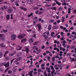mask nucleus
Wrapping results in <instances>:
<instances>
[{
    "label": "nucleus",
    "mask_w": 76,
    "mask_h": 76,
    "mask_svg": "<svg viewBox=\"0 0 76 76\" xmlns=\"http://www.w3.org/2000/svg\"><path fill=\"white\" fill-rule=\"evenodd\" d=\"M36 27H38V29H39L38 31L39 32V31H40V30H41V24L39 23L37 24L36 26Z\"/></svg>",
    "instance_id": "7ed1b4c3"
},
{
    "label": "nucleus",
    "mask_w": 76,
    "mask_h": 76,
    "mask_svg": "<svg viewBox=\"0 0 76 76\" xmlns=\"http://www.w3.org/2000/svg\"><path fill=\"white\" fill-rule=\"evenodd\" d=\"M73 13H76V10H74L73 11Z\"/></svg>",
    "instance_id": "6e6d98bb"
},
{
    "label": "nucleus",
    "mask_w": 76,
    "mask_h": 76,
    "mask_svg": "<svg viewBox=\"0 0 76 76\" xmlns=\"http://www.w3.org/2000/svg\"><path fill=\"white\" fill-rule=\"evenodd\" d=\"M46 45H49V42H47L46 43Z\"/></svg>",
    "instance_id": "0e129e2a"
},
{
    "label": "nucleus",
    "mask_w": 76,
    "mask_h": 76,
    "mask_svg": "<svg viewBox=\"0 0 76 76\" xmlns=\"http://www.w3.org/2000/svg\"><path fill=\"white\" fill-rule=\"evenodd\" d=\"M38 41H36L33 44L34 45H37L38 44Z\"/></svg>",
    "instance_id": "4be33fe9"
},
{
    "label": "nucleus",
    "mask_w": 76,
    "mask_h": 76,
    "mask_svg": "<svg viewBox=\"0 0 76 76\" xmlns=\"http://www.w3.org/2000/svg\"><path fill=\"white\" fill-rule=\"evenodd\" d=\"M34 72V71L33 70H32L31 71H30L29 72V73H32Z\"/></svg>",
    "instance_id": "37998d69"
},
{
    "label": "nucleus",
    "mask_w": 76,
    "mask_h": 76,
    "mask_svg": "<svg viewBox=\"0 0 76 76\" xmlns=\"http://www.w3.org/2000/svg\"><path fill=\"white\" fill-rule=\"evenodd\" d=\"M60 39L61 41H63V40H64V37H62Z\"/></svg>",
    "instance_id": "7c9ffc66"
},
{
    "label": "nucleus",
    "mask_w": 76,
    "mask_h": 76,
    "mask_svg": "<svg viewBox=\"0 0 76 76\" xmlns=\"http://www.w3.org/2000/svg\"><path fill=\"white\" fill-rule=\"evenodd\" d=\"M48 30H51V25H50L49 26H48Z\"/></svg>",
    "instance_id": "412c9836"
},
{
    "label": "nucleus",
    "mask_w": 76,
    "mask_h": 76,
    "mask_svg": "<svg viewBox=\"0 0 76 76\" xmlns=\"http://www.w3.org/2000/svg\"><path fill=\"white\" fill-rule=\"evenodd\" d=\"M70 54H72V53H67L66 56H70Z\"/></svg>",
    "instance_id": "e433bc0d"
},
{
    "label": "nucleus",
    "mask_w": 76,
    "mask_h": 76,
    "mask_svg": "<svg viewBox=\"0 0 76 76\" xmlns=\"http://www.w3.org/2000/svg\"><path fill=\"white\" fill-rule=\"evenodd\" d=\"M17 70V68H16V69H14L13 71V72H14V73H15V72H16V70Z\"/></svg>",
    "instance_id": "603ef678"
},
{
    "label": "nucleus",
    "mask_w": 76,
    "mask_h": 76,
    "mask_svg": "<svg viewBox=\"0 0 76 76\" xmlns=\"http://www.w3.org/2000/svg\"><path fill=\"white\" fill-rule=\"evenodd\" d=\"M4 45V43H2L0 44V46H2V45Z\"/></svg>",
    "instance_id": "052dcab7"
},
{
    "label": "nucleus",
    "mask_w": 76,
    "mask_h": 76,
    "mask_svg": "<svg viewBox=\"0 0 76 76\" xmlns=\"http://www.w3.org/2000/svg\"><path fill=\"white\" fill-rule=\"evenodd\" d=\"M2 1H3V0H1L0 1V4H3V2H2L1 3V2H2Z\"/></svg>",
    "instance_id": "ea45409f"
},
{
    "label": "nucleus",
    "mask_w": 76,
    "mask_h": 76,
    "mask_svg": "<svg viewBox=\"0 0 76 76\" xmlns=\"http://www.w3.org/2000/svg\"><path fill=\"white\" fill-rule=\"evenodd\" d=\"M57 38H60V35H58L57 37Z\"/></svg>",
    "instance_id": "680f3d73"
},
{
    "label": "nucleus",
    "mask_w": 76,
    "mask_h": 76,
    "mask_svg": "<svg viewBox=\"0 0 76 76\" xmlns=\"http://www.w3.org/2000/svg\"><path fill=\"white\" fill-rule=\"evenodd\" d=\"M6 19L7 20H9L10 19V15H6Z\"/></svg>",
    "instance_id": "423d86ee"
},
{
    "label": "nucleus",
    "mask_w": 76,
    "mask_h": 76,
    "mask_svg": "<svg viewBox=\"0 0 76 76\" xmlns=\"http://www.w3.org/2000/svg\"><path fill=\"white\" fill-rule=\"evenodd\" d=\"M27 32H31V31H32V30L31 29L27 30H26Z\"/></svg>",
    "instance_id": "72a5a7b5"
},
{
    "label": "nucleus",
    "mask_w": 76,
    "mask_h": 76,
    "mask_svg": "<svg viewBox=\"0 0 76 76\" xmlns=\"http://www.w3.org/2000/svg\"><path fill=\"white\" fill-rule=\"evenodd\" d=\"M10 65V64L9 62H7L6 64L5 65V67H9V66Z\"/></svg>",
    "instance_id": "9d476101"
},
{
    "label": "nucleus",
    "mask_w": 76,
    "mask_h": 76,
    "mask_svg": "<svg viewBox=\"0 0 76 76\" xmlns=\"http://www.w3.org/2000/svg\"><path fill=\"white\" fill-rule=\"evenodd\" d=\"M19 61V60L17 59L15 60L14 61V63H18V61Z\"/></svg>",
    "instance_id": "c85d7f7f"
},
{
    "label": "nucleus",
    "mask_w": 76,
    "mask_h": 76,
    "mask_svg": "<svg viewBox=\"0 0 76 76\" xmlns=\"http://www.w3.org/2000/svg\"><path fill=\"white\" fill-rule=\"evenodd\" d=\"M37 72H34V73H33V74L34 75H37Z\"/></svg>",
    "instance_id": "a19ab883"
},
{
    "label": "nucleus",
    "mask_w": 76,
    "mask_h": 76,
    "mask_svg": "<svg viewBox=\"0 0 76 76\" xmlns=\"http://www.w3.org/2000/svg\"><path fill=\"white\" fill-rule=\"evenodd\" d=\"M21 49H22V47H20V46H18L16 48L17 50H20Z\"/></svg>",
    "instance_id": "1a4fd4ad"
},
{
    "label": "nucleus",
    "mask_w": 76,
    "mask_h": 76,
    "mask_svg": "<svg viewBox=\"0 0 76 76\" xmlns=\"http://www.w3.org/2000/svg\"><path fill=\"white\" fill-rule=\"evenodd\" d=\"M62 9H63V8L62 7H60L59 8V10H60V11H61Z\"/></svg>",
    "instance_id": "c9c22d12"
},
{
    "label": "nucleus",
    "mask_w": 76,
    "mask_h": 76,
    "mask_svg": "<svg viewBox=\"0 0 76 76\" xmlns=\"http://www.w3.org/2000/svg\"><path fill=\"white\" fill-rule=\"evenodd\" d=\"M15 60V58L13 59H12V60H11L10 61V65H11L12 64V63L13 62V61H14Z\"/></svg>",
    "instance_id": "bb28decb"
},
{
    "label": "nucleus",
    "mask_w": 76,
    "mask_h": 76,
    "mask_svg": "<svg viewBox=\"0 0 76 76\" xmlns=\"http://www.w3.org/2000/svg\"><path fill=\"white\" fill-rule=\"evenodd\" d=\"M39 12V10H37V11H35V13L36 15H37L38 13Z\"/></svg>",
    "instance_id": "a878e982"
},
{
    "label": "nucleus",
    "mask_w": 76,
    "mask_h": 76,
    "mask_svg": "<svg viewBox=\"0 0 76 76\" xmlns=\"http://www.w3.org/2000/svg\"><path fill=\"white\" fill-rule=\"evenodd\" d=\"M9 53V51H6L5 52V53L6 54H8Z\"/></svg>",
    "instance_id": "09e8293b"
},
{
    "label": "nucleus",
    "mask_w": 76,
    "mask_h": 76,
    "mask_svg": "<svg viewBox=\"0 0 76 76\" xmlns=\"http://www.w3.org/2000/svg\"><path fill=\"white\" fill-rule=\"evenodd\" d=\"M61 21H62V22H64V21H65V20H64V19H62Z\"/></svg>",
    "instance_id": "4d7b16f0"
},
{
    "label": "nucleus",
    "mask_w": 76,
    "mask_h": 76,
    "mask_svg": "<svg viewBox=\"0 0 76 76\" xmlns=\"http://www.w3.org/2000/svg\"><path fill=\"white\" fill-rule=\"evenodd\" d=\"M32 37L34 38H36V34H33V35L32 36Z\"/></svg>",
    "instance_id": "2f4dec72"
},
{
    "label": "nucleus",
    "mask_w": 76,
    "mask_h": 76,
    "mask_svg": "<svg viewBox=\"0 0 76 76\" xmlns=\"http://www.w3.org/2000/svg\"><path fill=\"white\" fill-rule=\"evenodd\" d=\"M29 42L30 43H32V42H34V39H30L29 40Z\"/></svg>",
    "instance_id": "dca6fc26"
},
{
    "label": "nucleus",
    "mask_w": 76,
    "mask_h": 76,
    "mask_svg": "<svg viewBox=\"0 0 76 76\" xmlns=\"http://www.w3.org/2000/svg\"><path fill=\"white\" fill-rule=\"evenodd\" d=\"M8 30L7 29H6V30H4V29H3L1 31V34H3V33H6L7 32Z\"/></svg>",
    "instance_id": "20e7f679"
},
{
    "label": "nucleus",
    "mask_w": 76,
    "mask_h": 76,
    "mask_svg": "<svg viewBox=\"0 0 76 76\" xmlns=\"http://www.w3.org/2000/svg\"><path fill=\"white\" fill-rule=\"evenodd\" d=\"M22 58L21 57H19L18 58H17L18 59V60H19L20 61V60H22Z\"/></svg>",
    "instance_id": "b1692460"
},
{
    "label": "nucleus",
    "mask_w": 76,
    "mask_h": 76,
    "mask_svg": "<svg viewBox=\"0 0 76 76\" xmlns=\"http://www.w3.org/2000/svg\"><path fill=\"white\" fill-rule=\"evenodd\" d=\"M3 53L1 52L0 51V58H1L3 57Z\"/></svg>",
    "instance_id": "2eb2a0df"
},
{
    "label": "nucleus",
    "mask_w": 76,
    "mask_h": 76,
    "mask_svg": "<svg viewBox=\"0 0 76 76\" xmlns=\"http://www.w3.org/2000/svg\"><path fill=\"white\" fill-rule=\"evenodd\" d=\"M51 10H56V9H57V8L55 7H52L51 8Z\"/></svg>",
    "instance_id": "f3484780"
},
{
    "label": "nucleus",
    "mask_w": 76,
    "mask_h": 76,
    "mask_svg": "<svg viewBox=\"0 0 76 76\" xmlns=\"http://www.w3.org/2000/svg\"><path fill=\"white\" fill-rule=\"evenodd\" d=\"M25 49L27 53H29V48L28 47H26Z\"/></svg>",
    "instance_id": "4468645a"
},
{
    "label": "nucleus",
    "mask_w": 76,
    "mask_h": 76,
    "mask_svg": "<svg viewBox=\"0 0 76 76\" xmlns=\"http://www.w3.org/2000/svg\"><path fill=\"white\" fill-rule=\"evenodd\" d=\"M72 37H73V35H72V34L69 37V38H72Z\"/></svg>",
    "instance_id": "bf43d9fd"
},
{
    "label": "nucleus",
    "mask_w": 76,
    "mask_h": 76,
    "mask_svg": "<svg viewBox=\"0 0 76 76\" xmlns=\"http://www.w3.org/2000/svg\"><path fill=\"white\" fill-rule=\"evenodd\" d=\"M1 9L2 10H4L6 9V6H3L1 8Z\"/></svg>",
    "instance_id": "6e6552de"
},
{
    "label": "nucleus",
    "mask_w": 76,
    "mask_h": 76,
    "mask_svg": "<svg viewBox=\"0 0 76 76\" xmlns=\"http://www.w3.org/2000/svg\"><path fill=\"white\" fill-rule=\"evenodd\" d=\"M2 64L3 66H5L6 65V62L3 63Z\"/></svg>",
    "instance_id": "58836bf2"
},
{
    "label": "nucleus",
    "mask_w": 76,
    "mask_h": 76,
    "mask_svg": "<svg viewBox=\"0 0 76 76\" xmlns=\"http://www.w3.org/2000/svg\"><path fill=\"white\" fill-rule=\"evenodd\" d=\"M75 61V58H73L72 60H71V62H72V61Z\"/></svg>",
    "instance_id": "49530a36"
},
{
    "label": "nucleus",
    "mask_w": 76,
    "mask_h": 76,
    "mask_svg": "<svg viewBox=\"0 0 76 76\" xmlns=\"http://www.w3.org/2000/svg\"><path fill=\"white\" fill-rule=\"evenodd\" d=\"M58 28V26H54L53 27V29H57V28Z\"/></svg>",
    "instance_id": "a211bd4d"
},
{
    "label": "nucleus",
    "mask_w": 76,
    "mask_h": 76,
    "mask_svg": "<svg viewBox=\"0 0 76 76\" xmlns=\"http://www.w3.org/2000/svg\"><path fill=\"white\" fill-rule=\"evenodd\" d=\"M41 67H43V66H45V64H42L41 65Z\"/></svg>",
    "instance_id": "a18cd8bd"
},
{
    "label": "nucleus",
    "mask_w": 76,
    "mask_h": 76,
    "mask_svg": "<svg viewBox=\"0 0 76 76\" xmlns=\"http://www.w3.org/2000/svg\"><path fill=\"white\" fill-rule=\"evenodd\" d=\"M58 67H62V65H61V64H60V65H58Z\"/></svg>",
    "instance_id": "5fc2aeb1"
},
{
    "label": "nucleus",
    "mask_w": 76,
    "mask_h": 76,
    "mask_svg": "<svg viewBox=\"0 0 76 76\" xmlns=\"http://www.w3.org/2000/svg\"><path fill=\"white\" fill-rule=\"evenodd\" d=\"M70 46L68 45L66 47V48H70Z\"/></svg>",
    "instance_id": "e2e57ef3"
},
{
    "label": "nucleus",
    "mask_w": 76,
    "mask_h": 76,
    "mask_svg": "<svg viewBox=\"0 0 76 76\" xmlns=\"http://www.w3.org/2000/svg\"><path fill=\"white\" fill-rule=\"evenodd\" d=\"M11 19H13V14L11 15Z\"/></svg>",
    "instance_id": "473e14b6"
},
{
    "label": "nucleus",
    "mask_w": 76,
    "mask_h": 76,
    "mask_svg": "<svg viewBox=\"0 0 76 76\" xmlns=\"http://www.w3.org/2000/svg\"><path fill=\"white\" fill-rule=\"evenodd\" d=\"M54 22V20L51 19L49 20V23H53Z\"/></svg>",
    "instance_id": "6ab92c4d"
},
{
    "label": "nucleus",
    "mask_w": 76,
    "mask_h": 76,
    "mask_svg": "<svg viewBox=\"0 0 76 76\" xmlns=\"http://www.w3.org/2000/svg\"><path fill=\"white\" fill-rule=\"evenodd\" d=\"M9 67H8V68H6L4 71V73H6V72H7V71H8V70H9Z\"/></svg>",
    "instance_id": "5701e85b"
},
{
    "label": "nucleus",
    "mask_w": 76,
    "mask_h": 76,
    "mask_svg": "<svg viewBox=\"0 0 76 76\" xmlns=\"http://www.w3.org/2000/svg\"><path fill=\"white\" fill-rule=\"evenodd\" d=\"M3 35H4L3 34H0V38H2V40H4V37H2Z\"/></svg>",
    "instance_id": "9b49d317"
},
{
    "label": "nucleus",
    "mask_w": 76,
    "mask_h": 76,
    "mask_svg": "<svg viewBox=\"0 0 76 76\" xmlns=\"http://www.w3.org/2000/svg\"><path fill=\"white\" fill-rule=\"evenodd\" d=\"M16 53V51H14L13 53L9 54V56H13Z\"/></svg>",
    "instance_id": "ddd939ff"
},
{
    "label": "nucleus",
    "mask_w": 76,
    "mask_h": 76,
    "mask_svg": "<svg viewBox=\"0 0 76 76\" xmlns=\"http://www.w3.org/2000/svg\"><path fill=\"white\" fill-rule=\"evenodd\" d=\"M11 39L12 40H13L16 39V35L14 34H11Z\"/></svg>",
    "instance_id": "f03ea898"
},
{
    "label": "nucleus",
    "mask_w": 76,
    "mask_h": 76,
    "mask_svg": "<svg viewBox=\"0 0 76 76\" xmlns=\"http://www.w3.org/2000/svg\"><path fill=\"white\" fill-rule=\"evenodd\" d=\"M37 20H34L33 22V23H34V24H35V23H37Z\"/></svg>",
    "instance_id": "de8ad7c7"
},
{
    "label": "nucleus",
    "mask_w": 76,
    "mask_h": 76,
    "mask_svg": "<svg viewBox=\"0 0 76 76\" xmlns=\"http://www.w3.org/2000/svg\"><path fill=\"white\" fill-rule=\"evenodd\" d=\"M52 61H55V58L54 57H53L52 59Z\"/></svg>",
    "instance_id": "8fccbe9b"
},
{
    "label": "nucleus",
    "mask_w": 76,
    "mask_h": 76,
    "mask_svg": "<svg viewBox=\"0 0 76 76\" xmlns=\"http://www.w3.org/2000/svg\"><path fill=\"white\" fill-rule=\"evenodd\" d=\"M24 8H25V7H20V9H21L22 10H23Z\"/></svg>",
    "instance_id": "4c0bfd02"
},
{
    "label": "nucleus",
    "mask_w": 76,
    "mask_h": 76,
    "mask_svg": "<svg viewBox=\"0 0 76 76\" xmlns=\"http://www.w3.org/2000/svg\"><path fill=\"white\" fill-rule=\"evenodd\" d=\"M50 67H51V69L53 70H54V66H52V65H51L50 66Z\"/></svg>",
    "instance_id": "cd10ccee"
},
{
    "label": "nucleus",
    "mask_w": 76,
    "mask_h": 76,
    "mask_svg": "<svg viewBox=\"0 0 76 76\" xmlns=\"http://www.w3.org/2000/svg\"><path fill=\"white\" fill-rule=\"evenodd\" d=\"M43 10V8H41L39 9L40 11H42Z\"/></svg>",
    "instance_id": "13d9d810"
},
{
    "label": "nucleus",
    "mask_w": 76,
    "mask_h": 76,
    "mask_svg": "<svg viewBox=\"0 0 76 76\" xmlns=\"http://www.w3.org/2000/svg\"><path fill=\"white\" fill-rule=\"evenodd\" d=\"M29 76H34L33 75H32V73H30Z\"/></svg>",
    "instance_id": "774afa93"
},
{
    "label": "nucleus",
    "mask_w": 76,
    "mask_h": 76,
    "mask_svg": "<svg viewBox=\"0 0 76 76\" xmlns=\"http://www.w3.org/2000/svg\"><path fill=\"white\" fill-rule=\"evenodd\" d=\"M27 41L26 38L24 39L21 40V42H26Z\"/></svg>",
    "instance_id": "0eeeda50"
},
{
    "label": "nucleus",
    "mask_w": 76,
    "mask_h": 76,
    "mask_svg": "<svg viewBox=\"0 0 76 76\" xmlns=\"http://www.w3.org/2000/svg\"><path fill=\"white\" fill-rule=\"evenodd\" d=\"M37 18H38V17H34V20H36V19H37Z\"/></svg>",
    "instance_id": "79ce46f5"
},
{
    "label": "nucleus",
    "mask_w": 76,
    "mask_h": 76,
    "mask_svg": "<svg viewBox=\"0 0 76 76\" xmlns=\"http://www.w3.org/2000/svg\"><path fill=\"white\" fill-rule=\"evenodd\" d=\"M38 9H39V8L37 7H34L32 8V9H33V10H38Z\"/></svg>",
    "instance_id": "f8f14e48"
},
{
    "label": "nucleus",
    "mask_w": 76,
    "mask_h": 76,
    "mask_svg": "<svg viewBox=\"0 0 76 76\" xmlns=\"http://www.w3.org/2000/svg\"><path fill=\"white\" fill-rule=\"evenodd\" d=\"M13 10V9L12 8H11L8 10L7 11V12H8V13H12Z\"/></svg>",
    "instance_id": "39448f33"
},
{
    "label": "nucleus",
    "mask_w": 76,
    "mask_h": 76,
    "mask_svg": "<svg viewBox=\"0 0 76 76\" xmlns=\"http://www.w3.org/2000/svg\"><path fill=\"white\" fill-rule=\"evenodd\" d=\"M8 73L9 75H10L11 74H12V71H11V70H10L8 71Z\"/></svg>",
    "instance_id": "393cba45"
},
{
    "label": "nucleus",
    "mask_w": 76,
    "mask_h": 76,
    "mask_svg": "<svg viewBox=\"0 0 76 76\" xmlns=\"http://www.w3.org/2000/svg\"><path fill=\"white\" fill-rule=\"evenodd\" d=\"M45 39H48V36L47 35L45 37Z\"/></svg>",
    "instance_id": "f704fd0d"
},
{
    "label": "nucleus",
    "mask_w": 76,
    "mask_h": 76,
    "mask_svg": "<svg viewBox=\"0 0 76 76\" xmlns=\"http://www.w3.org/2000/svg\"><path fill=\"white\" fill-rule=\"evenodd\" d=\"M32 1H33V0H28L27 1L28 3L32 2Z\"/></svg>",
    "instance_id": "c756f323"
},
{
    "label": "nucleus",
    "mask_w": 76,
    "mask_h": 76,
    "mask_svg": "<svg viewBox=\"0 0 76 76\" xmlns=\"http://www.w3.org/2000/svg\"><path fill=\"white\" fill-rule=\"evenodd\" d=\"M23 10L24 11H26L27 10H28V9H27V8H24Z\"/></svg>",
    "instance_id": "3c124183"
},
{
    "label": "nucleus",
    "mask_w": 76,
    "mask_h": 76,
    "mask_svg": "<svg viewBox=\"0 0 76 76\" xmlns=\"http://www.w3.org/2000/svg\"><path fill=\"white\" fill-rule=\"evenodd\" d=\"M25 36H26V34H21L18 35V38L19 39H21V38H24V37H25Z\"/></svg>",
    "instance_id": "f257e3e1"
},
{
    "label": "nucleus",
    "mask_w": 76,
    "mask_h": 76,
    "mask_svg": "<svg viewBox=\"0 0 76 76\" xmlns=\"http://www.w3.org/2000/svg\"><path fill=\"white\" fill-rule=\"evenodd\" d=\"M22 54V52L19 53L17 54V56H18V57H20V56H21Z\"/></svg>",
    "instance_id": "aec40b11"
},
{
    "label": "nucleus",
    "mask_w": 76,
    "mask_h": 76,
    "mask_svg": "<svg viewBox=\"0 0 76 76\" xmlns=\"http://www.w3.org/2000/svg\"><path fill=\"white\" fill-rule=\"evenodd\" d=\"M42 20L41 18H39V22H41V20Z\"/></svg>",
    "instance_id": "69168bd1"
},
{
    "label": "nucleus",
    "mask_w": 76,
    "mask_h": 76,
    "mask_svg": "<svg viewBox=\"0 0 76 76\" xmlns=\"http://www.w3.org/2000/svg\"><path fill=\"white\" fill-rule=\"evenodd\" d=\"M19 0H17L15 1V3H19Z\"/></svg>",
    "instance_id": "338daca9"
},
{
    "label": "nucleus",
    "mask_w": 76,
    "mask_h": 76,
    "mask_svg": "<svg viewBox=\"0 0 76 76\" xmlns=\"http://www.w3.org/2000/svg\"><path fill=\"white\" fill-rule=\"evenodd\" d=\"M41 71H42L41 69H39L37 70V71L38 72H41Z\"/></svg>",
    "instance_id": "864d4df0"
},
{
    "label": "nucleus",
    "mask_w": 76,
    "mask_h": 76,
    "mask_svg": "<svg viewBox=\"0 0 76 76\" xmlns=\"http://www.w3.org/2000/svg\"><path fill=\"white\" fill-rule=\"evenodd\" d=\"M41 48L42 49H44V48H45V46L44 45H43L42 47Z\"/></svg>",
    "instance_id": "c03bdc74"
}]
</instances>
